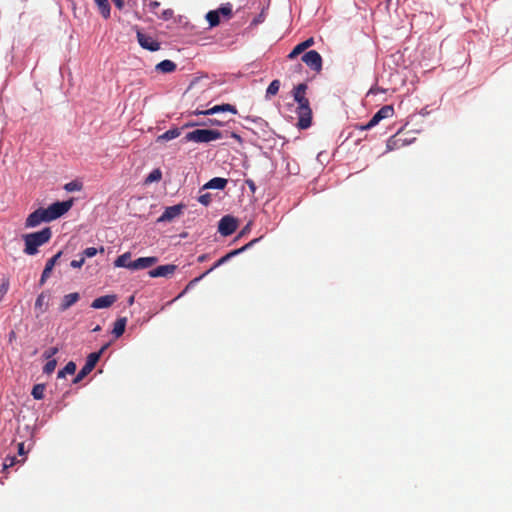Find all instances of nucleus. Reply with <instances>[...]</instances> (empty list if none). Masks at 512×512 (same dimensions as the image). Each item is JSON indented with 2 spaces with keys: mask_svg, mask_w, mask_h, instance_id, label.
Listing matches in <instances>:
<instances>
[{
  "mask_svg": "<svg viewBox=\"0 0 512 512\" xmlns=\"http://www.w3.org/2000/svg\"><path fill=\"white\" fill-rule=\"evenodd\" d=\"M51 237L52 230L50 227L23 235L24 253L30 256L37 254L39 247L49 242Z\"/></svg>",
  "mask_w": 512,
  "mask_h": 512,
  "instance_id": "1",
  "label": "nucleus"
},
{
  "mask_svg": "<svg viewBox=\"0 0 512 512\" xmlns=\"http://www.w3.org/2000/svg\"><path fill=\"white\" fill-rule=\"evenodd\" d=\"M294 100L297 102V114L299 117L298 127L300 129H307L311 126L312 120V111L309 106V101L305 97V94L297 92L294 90L293 92Z\"/></svg>",
  "mask_w": 512,
  "mask_h": 512,
  "instance_id": "2",
  "label": "nucleus"
},
{
  "mask_svg": "<svg viewBox=\"0 0 512 512\" xmlns=\"http://www.w3.org/2000/svg\"><path fill=\"white\" fill-rule=\"evenodd\" d=\"M222 138V133L219 130L213 129H196L188 132L183 141L194 143H209Z\"/></svg>",
  "mask_w": 512,
  "mask_h": 512,
  "instance_id": "3",
  "label": "nucleus"
},
{
  "mask_svg": "<svg viewBox=\"0 0 512 512\" xmlns=\"http://www.w3.org/2000/svg\"><path fill=\"white\" fill-rule=\"evenodd\" d=\"M394 114V108L392 105H385L381 107L369 120L368 123L364 125L358 126V128L362 131L369 130L373 127H375L381 120L390 118Z\"/></svg>",
  "mask_w": 512,
  "mask_h": 512,
  "instance_id": "4",
  "label": "nucleus"
},
{
  "mask_svg": "<svg viewBox=\"0 0 512 512\" xmlns=\"http://www.w3.org/2000/svg\"><path fill=\"white\" fill-rule=\"evenodd\" d=\"M72 204V200L62 202L57 201L51 204L48 208L45 209L49 222L63 216L66 212L70 210Z\"/></svg>",
  "mask_w": 512,
  "mask_h": 512,
  "instance_id": "5",
  "label": "nucleus"
},
{
  "mask_svg": "<svg viewBox=\"0 0 512 512\" xmlns=\"http://www.w3.org/2000/svg\"><path fill=\"white\" fill-rule=\"evenodd\" d=\"M99 359H100V353H90L87 356L85 365L78 372V374L74 378L73 382L78 383L84 377H86L94 369V367L97 364V362L99 361Z\"/></svg>",
  "mask_w": 512,
  "mask_h": 512,
  "instance_id": "6",
  "label": "nucleus"
},
{
  "mask_svg": "<svg viewBox=\"0 0 512 512\" xmlns=\"http://www.w3.org/2000/svg\"><path fill=\"white\" fill-rule=\"evenodd\" d=\"M43 222H49L44 208H38L28 215L25 221L26 228H35Z\"/></svg>",
  "mask_w": 512,
  "mask_h": 512,
  "instance_id": "7",
  "label": "nucleus"
},
{
  "mask_svg": "<svg viewBox=\"0 0 512 512\" xmlns=\"http://www.w3.org/2000/svg\"><path fill=\"white\" fill-rule=\"evenodd\" d=\"M302 61L316 72H319L322 69V57L316 50L306 52L302 56Z\"/></svg>",
  "mask_w": 512,
  "mask_h": 512,
  "instance_id": "8",
  "label": "nucleus"
},
{
  "mask_svg": "<svg viewBox=\"0 0 512 512\" xmlns=\"http://www.w3.org/2000/svg\"><path fill=\"white\" fill-rule=\"evenodd\" d=\"M237 221L230 215L223 216L218 224V231L222 236H229L235 232Z\"/></svg>",
  "mask_w": 512,
  "mask_h": 512,
  "instance_id": "9",
  "label": "nucleus"
},
{
  "mask_svg": "<svg viewBox=\"0 0 512 512\" xmlns=\"http://www.w3.org/2000/svg\"><path fill=\"white\" fill-rule=\"evenodd\" d=\"M137 40L142 48L151 52H155L160 49V43L157 40L150 35L144 34L140 30H137Z\"/></svg>",
  "mask_w": 512,
  "mask_h": 512,
  "instance_id": "10",
  "label": "nucleus"
},
{
  "mask_svg": "<svg viewBox=\"0 0 512 512\" xmlns=\"http://www.w3.org/2000/svg\"><path fill=\"white\" fill-rule=\"evenodd\" d=\"M158 261L157 257H140L134 261L130 262L129 269L130 270H141L146 269L154 265Z\"/></svg>",
  "mask_w": 512,
  "mask_h": 512,
  "instance_id": "11",
  "label": "nucleus"
},
{
  "mask_svg": "<svg viewBox=\"0 0 512 512\" xmlns=\"http://www.w3.org/2000/svg\"><path fill=\"white\" fill-rule=\"evenodd\" d=\"M177 269V266L174 264H166L156 267L155 269H152L148 272L149 276L151 278H158V277H169L172 275L175 270Z\"/></svg>",
  "mask_w": 512,
  "mask_h": 512,
  "instance_id": "12",
  "label": "nucleus"
},
{
  "mask_svg": "<svg viewBox=\"0 0 512 512\" xmlns=\"http://www.w3.org/2000/svg\"><path fill=\"white\" fill-rule=\"evenodd\" d=\"M182 209H183L182 205L169 206L164 210V212L158 218L157 221L159 223L171 221L181 214Z\"/></svg>",
  "mask_w": 512,
  "mask_h": 512,
  "instance_id": "13",
  "label": "nucleus"
},
{
  "mask_svg": "<svg viewBox=\"0 0 512 512\" xmlns=\"http://www.w3.org/2000/svg\"><path fill=\"white\" fill-rule=\"evenodd\" d=\"M62 252L59 251L57 254H55L52 258H50L42 271L41 278H40V285H43L46 280L50 277V274L57 263L58 259L61 257Z\"/></svg>",
  "mask_w": 512,
  "mask_h": 512,
  "instance_id": "14",
  "label": "nucleus"
},
{
  "mask_svg": "<svg viewBox=\"0 0 512 512\" xmlns=\"http://www.w3.org/2000/svg\"><path fill=\"white\" fill-rule=\"evenodd\" d=\"M115 301V295H105L93 300L91 307L94 309H104L110 307Z\"/></svg>",
  "mask_w": 512,
  "mask_h": 512,
  "instance_id": "15",
  "label": "nucleus"
},
{
  "mask_svg": "<svg viewBox=\"0 0 512 512\" xmlns=\"http://www.w3.org/2000/svg\"><path fill=\"white\" fill-rule=\"evenodd\" d=\"M80 299V295L79 293L77 292H74V293H70V294H67L65 295L63 298H62V302L59 306V310L61 312H64L66 311L67 309H69L71 306H73L78 300Z\"/></svg>",
  "mask_w": 512,
  "mask_h": 512,
  "instance_id": "16",
  "label": "nucleus"
},
{
  "mask_svg": "<svg viewBox=\"0 0 512 512\" xmlns=\"http://www.w3.org/2000/svg\"><path fill=\"white\" fill-rule=\"evenodd\" d=\"M220 112H231L236 114L237 109L234 105L231 104L215 105L212 108L205 110V115H213Z\"/></svg>",
  "mask_w": 512,
  "mask_h": 512,
  "instance_id": "17",
  "label": "nucleus"
},
{
  "mask_svg": "<svg viewBox=\"0 0 512 512\" xmlns=\"http://www.w3.org/2000/svg\"><path fill=\"white\" fill-rule=\"evenodd\" d=\"M227 183L228 180L225 178L214 177L203 186V189L223 190L226 187Z\"/></svg>",
  "mask_w": 512,
  "mask_h": 512,
  "instance_id": "18",
  "label": "nucleus"
},
{
  "mask_svg": "<svg viewBox=\"0 0 512 512\" xmlns=\"http://www.w3.org/2000/svg\"><path fill=\"white\" fill-rule=\"evenodd\" d=\"M314 44V39L313 38H309L301 43H299L298 45H296L294 47V49L289 53L288 55V58L290 59H293L295 58L297 55H299L300 53H302L304 50H306L307 48L311 47L312 45Z\"/></svg>",
  "mask_w": 512,
  "mask_h": 512,
  "instance_id": "19",
  "label": "nucleus"
},
{
  "mask_svg": "<svg viewBox=\"0 0 512 512\" xmlns=\"http://www.w3.org/2000/svg\"><path fill=\"white\" fill-rule=\"evenodd\" d=\"M127 319L125 317L118 318L115 323L112 330L113 335L115 338H119L123 335L126 327Z\"/></svg>",
  "mask_w": 512,
  "mask_h": 512,
  "instance_id": "20",
  "label": "nucleus"
},
{
  "mask_svg": "<svg viewBox=\"0 0 512 512\" xmlns=\"http://www.w3.org/2000/svg\"><path fill=\"white\" fill-rule=\"evenodd\" d=\"M180 134H181V130L179 128H172V129L167 130L163 134L159 135L157 138V141L158 142L170 141V140L175 139L178 136H180Z\"/></svg>",
  "mask_w": 512,
  "mask_h": 512,
  "instance_id": "21",
  "label": "nucleus"
},
{
  "mask_svg": "<svg viewBox=\"0 0 512 512\" xmlns=\"http://www.w3.org/2000/svg\"><path fill=\"white\" fill-rule=\"evenodd\" d=\"M176 64L171 60H163L160 63L156 65V70L162 72V73H171L175 71Z\"/></svg>",
  "mask_w": 512,
  "mask_h": 512,
  "instance_id": "22",
  "label": "nucleus"
},
{
  "mask_svg": "<svg viewBox=\"0 0 512 512\" xmlns=\"http://www.w3.org/2000/svg\"><path fill=\"white\" fill-rule=\"evenodd\" d=\"M94 1H95V3L98 6L101 15L105 19H108L110 17V14H111V7L109 5L108 0H94Z\"/></svg>",
  "mask_w": 512,
  "mask_h": 512,
  "instance_id": "23",
  "label": "nucleus"
},
{
  "mask_svg": "<svg viewBox=\"0 0 512 512\" xmlns=\"http://www.w3.org/2000/svg\"><path fill=\"white\" fill-rule=\"evenodd\" d=\"M280 81L278 79L273 80L266 89L265 99L269 100L275 96L280 89Z\"/></svg>",
  "mask_w": 512,
  "mask_h": 512,
  "instance_id": "24",
  "label": "nucleus"
},
{
  "mask_svg": "<svg viewBox=\"0 0 512 512\" xmlns=\"http://www.w3.org/2000/svg\"><path fill=\"white\" fill-rule=\"evenodd\" d=\"M246 120L252 122L262 132L266 133V130L268 129V123L263 118L257 116H248L246 117Z\"/></svg>",
  "mask_w": 512,
  "mask_h": 512,
  "instance_id": "25",
  "label": "nucleus"
},
{
  "mask_svg": "<svg viewBox=\"0 0 512 512\" xmlns=\"http://www.w3.org/2000/svg\"><path fill=\"white\" fill-rule=\"evenodd\" d=\"M130 258H131V254L129 252H126L122 255H120L115 261H114V266L115 267H123V268H128L129 269V265H130Z\"/></svg>",
  "mask_w": 512,
  "mask_h": 512,
  "instance_id": "26",
  "label": "nucleus"
},
{
  "mask_svg": "<svg viewBox=\"0 0 512 512\" xmlns=\"http://www.w3.org/2000/svg\"><path fill=\"white\" fill-rule=\"evenodd\" d=\"M205 18L208 21L210 27H215L220 23L219 11L211 10L206 14Z\"/></svg>",
  "mask_w": 512,
  "mask_h": 512,
  "instance_id": "27",
  "label": "nucleus"
},
{
  "mask_svg": "<svg viewBox=\"0 0 512 512\" xmlns=\"http://www.w3.org/2000/svg\"><path fill=\"white\" fill-rule=\"evenodd\" d=\"M45 385L44 384H36L33 386L31 395L36 400H41L44 398Z\"/></svg>",
  "mask_w": 512,
  "mask_h": 512,
  "instance_id": "28",
  "label": "nucleus"
},
{
  "mask_svg": "<svg viewBox=\"0 0 512 512\" xmlns=\"http://www.w3.org/2000/svg\"><path fill=\"white\" fill-rule=\"evenodd\" d=\"M48 303L46 302V295L41 293L38 295L35 301V309H39L41 313L46 311Z\"/></svg>",
  "mask_w": 512,
  "mask_h": 512,
  "instance_id": "29",
  "label": "nucleus"
},
{
  "mask_svg": "<svg viewBox=\"0 0 512 512\" xmlns=\"http://www.w3.org/2000/svg\"><path fill=\"white\" fill-rule=\"evenodd\" d=\"M198 125H215V126H222L223 123L217 119H208L206 122H188L183 127H193Z\"/></svg>",
  "mask_w": 512,
  "mask_h": 512,
  "instance_id": "30",
  "label": "nucleus"
},
{
  "mask_svg": "<svg viewBox=\"0 0 512 512\" xmlns=\"http://www.w3.org/2000/svg\"><path fill=\"white\" fill-rule=\"evenodd\" d=\"M216 11H219V15L230 18L232 16V5L230 3L222 4Z\"/></svg>",
  "mask_w": 512,
  "mask_h": 512,
  "instance_id": "31",
  "label": "nucleus"
},
{
  "mask_svg": "<svg viewBox=\"0 0 512 512\" xmlns=\"http://www.w3.org/2000/svg\"><path fill=\"white\" fill-rule=\"evenodd\" d=\"M57 366L56 359H50L47 360V363L43 367V373L44 374H51L54 372L55 368Z\"/></svg>",
  "mask_w": 512,
  "mask_h": 512,
  "instance_id": "32",
  "label": "nucleus"
},
{
  "mask_svg": "<svg viewBox=\"0 0 512 512\" xmlns=\"http://www.w3.org/2000/svg\"><path fill=\"white\" fill-rule=\"evenodd\" d=\"M64 189L68 192L80 191L82 184L78 181H71L64 186Z\"/></svg>",
  "mask_w": 512,
  "mask_h": 512,
  "instance_id": "33",
  "label": "nucleus"
},
{
  "mask_svg": "<svg viewBox=\"0 0 512 512\" xmlns=\"http://www.w3.org/2000/svg\"><path fill=\"white\" fill-rule=\"evenodd\" d=\"M162 177V173L159 169L153 170L146 178L147 183H152L155 181H159Z\"/></svg>",
  "mask_w": 512,
  "mask_h": 512,
  "instance_id": "34",
  "label": "nucleus"
},
{
  "mask_svg": "<svg viewBox=\"0 0 512 512\" xmlns=\"http://www.w3.org/2000/svg\"><path fill=\"white\" fill-rule=\"evenodd\" d=\"M206 275H207V274H205V272H204V273H203V274H201L199 277H196V278H194L193 280H191V281L189 282V284L187 285V287L185 288V290H184L182 293H180V294H179V295H178L174 300L179 299L180 297H182V296H183V294H184V293H185V292H186L190 287L194 286L197 282H199L200 280H202Z\"/></svg>",
  "mask_w": 512,
  "mask_h": 512,
  "instance_id": "35",
  "label": "nucleus"
},
{
  "mask_svg": "<svg viewBox=\"0 0 512 512\" xmlns=\"http://www.w3.org/2000/svg\"><path fill=\"white\" fill-rule=\"evenodd\" d=\"M228 260V257L226 255H224L223 257H221L220 259H218L212 267H210L207 271H205V274H209L210 272H212L214 269L218 268L219 266L225 264Z\"/></svg>",
  "mask_w": 512,
  "mask_h": 512,
  "instance_id": "36",
  "label": "nucleus"
},
{
  "mask_svg": "<svg viewBox=\"0 0 512 512\" xmlns=\"http://www.w3.org/2000/svg\"><path fill=\"white\" fill-rule=\"evenodd\" d=\"M58 351L57 347H50L44 351L43 357L46 360L54 359L53 357L58 353Z\"/></svg>",
  "mask_w": 512,
  "mask_h": 512,
  "instance_id": "37",
  "label": "nucleus"
},
{
  "mask_svg": "<svg viewBox=\"0 0 512 512\" xmlns=\"http://www.w3.org/2000/svg\"><path fill=\"white\" fill-rule=\"evenodd\" d=\"M97 253H98V249L97 248H95V247H88V248L84 249V251L82 253V257H84V259L85 258H92Z\"/></svg>",
  "mask_w": 512,
  "mask_h": 512,
  "instance_id": "38",
  "label": "nucleus"
},
{
  "mask_svg": "<svg viewBox=\"0 0 512 512\" xmlns=\"http://www.w3.org/2000/svg\"><path fill=\"white\" fill-rule=\"evenodd\" d=\"M199 203H201L204 206H208L211 203V194L205 193L198 197Z\"/></svg>",
  "mask_w": 512,
  "mask_h": 512,
  "instance_id": "39",
  "label": "nucleus"
},
{
  "mask_svg": "<svg viewBox=\"0 0 512 512\" xmlns=\"http://www.w3.org/2000/svg\"><path fill=\"white\" fill-rule=\"evenodd\" d=\"M66 374H74L76 371V364L73 361L68 362L63 368Z\"/></svg>",
  "mask_w": 512,
  "mask_h": 512,
  "instance_id": "40",
  "label": "nucleus"
},
{
  "mask_svg": "<svg viewBox=\"0 0 512 512\" xmlns=\"http://www.w3.org/2000/svg\"><path fill=\"white\" fill-rule=\"evenodd\" d=\"M17 462V459L15 456L6 457L3 463V468L7 469L9 467H12Z\"/></svg>",
  "mask_w": 512,
  "mask_h": 512,
  "instance_id": "41",
  "label": "nucleus"
},
{
  "mask_svg": "<svg viewBox=\"0 0 512 512\" xmlns=\"http://www.w3.org/2000/svg\"><path fill=\"white\" fill-rule=\"evenodd\" d=\"M84 262H85V259H84V257L81 256L80 259H78V260H72L70 263V266L72 268H81L83 266Z\"/></svg>",
  "mask_w": 512,
  "mask_h": 512,
  "instance_id": "42",
  "label": "nucleus"
},
{
  "mask_svg": "<svg viewBox=\"0 0 512 512\" xmlns=\"http://www.w3.org/2000/svg\"><path fill=\"white\" fill-rule=\"evenodd\" d=\"M160 7V2L154 0L150 1L148 4V9L151 13H156V10Z\"/></svg>",
  "mask_w": 512,
  "mask_h": 512,
  "instance_id": "43",
  "label": "nucleus"
},
{
  "mask_svg": "<svg viewBox=\"0 0 512 512\" xmlns=\"http://www.w3.org/2000/svg\"><path fill=\"white\" fill-rule=\"evenodd\" d=\"M259 240H260V238H255V239L251 240L250 242H248L247 244H245L244 246L240 247L242 253L244 251L248 250L249 248L253 247L255 245V243H257Z\"/></svg>",
  "mask_w": 512,
  "mask_h": 512,
  "instance_id": "44",
  "label": "nucleus"
},
{
  "mask_svg": "<svg viewBox=\"0 0 512 512\" xmlns=\"http://www.w3.org/2000/svg\"><path fill=\"white\" fill-rule=\"evenodd\" d=\"M259 240H260V238H255V239L251 240L250 242H248L247 244H245L244 246L240 247L242 253L244 251L248 250L249 248L253 247L255 245V243H257Z\"/></svg>",
  "mask_w": 512,
  "mask_h": 512,
  "instance_id": "45",
  "label": "nucleus"
},
{
  "mask_svg": "<svg viewBox=\"0 0 512 512\" xmlns=\"http://www.w3.org/2000/svg\"><path fill=\"white\" fill-rule=\"evenodd\" d=\"M259 240H260V238H255V239L251 240L250 242H248L247 244H245L244 246L240 247L242 253L244 251L248 250L249 248L253 247L255 245V243H257Z\"/></svg>",
  "mask_w": 512,
  "mask_h": 512,
  "instance_id": "46",
  "label": "nucleus"
},
{
  "mask_svg": "<svg viewBox=\"0 0 512 512\" xmlns=\"http://www.w3.org/2000/svg\"><path fill=\"white\" fill-rule=\"evenodd\" d=\"M173 16V10L166 9L162 12L161 18L163 20H169Z\"/></svg>",
  "mask_w": 512,
  "mask_h": 512,
  "instance_id": "47",
  "label": "nucleus"
},
{
  "mask_svg": "<svg viewBox=\"0 0 512 512\" xmlns=\"http://www.w3.org/2000/svg\"><path fill=\"white\" fill-rule=\"evenodd\" d=\"M264 21V15L261 13L258 16H256L252 22L251 25H258Z\"/></svg>",
  "mask_w": 512,
  "mask_h": 512,
  "instance_id": "48",
  "label": "nucleus"
},
{
  "mask_svg": "<svg viewBox=\"0 0 512 512\" xmlns=\"http://www.w3.org/2000/svg\"><path fill=\"white\" fill-rule=\"evenodd\" d=\"M241 253H242L241 249L238 248V249L230 251L229 253L226 254V256L228 257V260H230L231 258H233Z\"/></svg>",
  "mask_w": 512,
  "mask_h": 512,
  "instance_id": "49",
  "label": "nucleus"
},
{
  "mask_svg": "<svg viewBox=\"0 0 512 512\" xmlns=\"http://www.w3.org/2000/svg\"><path fill=\"white\" fill-rule=\"evenodd\" d=\"M241 253H242L241 249L238 248V249L230 251L229 253L226 254V256L228 257V260H230L231 258H233Z\"/></svg>",
  "mask_w": 512,
  "mask_h": 512,
  "instance_id": "50",
  "label": "nucleus"
},
{
  "mask_svg": "<svg viewBox=\"0 0 512 512\" xmlns=\"http://www.w3.org/2000/svg\"><path fill=\"white\" fill-rule=\"evenodd\" d=\"M306 89H307V85H306V84H304V83H301V84L297 85V86L294 88V90H295V91L300 92V93H303V94H305Z\"/></svg>",
  "mask_w": 512,
  "mask_h": 512,
  "instance_id": "51",
  "label": "nucleus"
},
{
  "mask_svg": "<svg viewBox=\"0 0 512 512\" xmlns=\"http://www.w3.org/2000/svg\"><path fill=\"white\" fill-rule=\"evenodd\" d=\"M115 4V6L118 9H122L124 7V0H112Z\"/></svg>",
  "mask_w": 512,
  "mask_h": 512,
  "instance_id": "52",
  "label": "nucleus"
},
{
  "mask_svg": "<svg viewBox=\"0 0 512 512\" xmlns=\"http://www.w3.org/2000/svg\"><path fill=\"white\" fill-rule=\"evenodd\" d=\"M18 454L19 455H25L26 454V452L24 450V443L23 442L18 444Z\"/></svg>",
  "mask_w": 512,
  "mask_h": 512,
  "instance_id": "53",
  "label": "nucleus"
},
{
  "mask_svg": "<svg viewBox=\"0 0 512 512\" xmlns=\"http://www.w3.org/2000/svg\"><path fill=\"white\" fill-rule=\"evenodd\" d=\"M67 374L64 372L63 369L58 371L57 377L58 378H64Z\"/></svg>",
  "mask_w": 512,
  "mask_h": 512,
  "instance_id": "54",
  "label": "nucleus"
},
{
  "mask_svg": "<svg viewBox=\"0 0 512 512\" xmlns=\"http://www.w3.org/2000/svg\"><path fill=\"white\" fill-rule=\"evenodd\" d=\"M247 184H248L249 188H250L252 191H254V190H255V184H254V182H253V181L248 180V181H247Z\"/></svg>",
  "mask_w": 512,
  "mask_h": 512,
  "instance_id": "55",
  "label": "nucleus"
},
{
  "mask_svg": "<svg viewBox=\"0 0 512 512\" xmlns=\"http://www.w3.org/2000/svg\"><path fill=\"white\" fill-rule=\"evenodd\" d=\"M193 114H195V115H205V110H198V109H197V110H195V111L193 112Z\"/></svg>",
  "mask_w": 512,
  "mask_h": 512,
  "instance_id": "56",
  "label": "nucleus"
},
{
  "mask_svg": "<svg viewBox=\"0 0 512 512\" xmlns=\"http://www.w3.org/2000/svg\"><path fill=\"white\" fill-rule=\"evenodd\" d=\"M109 344H105L97 353H100V356L102 355V353L108 348Z\"/></svg>",
  "mask_w": 512,
  "mask_h": 512,
  "instance_id": "57",
  "label": "nucleus"
},
{
  "mask_svg": "<svg viewBox=\"0 0 512 512\" xmlns=\"http://www.w3.org/2000/svg\"><path fill=\"white\" fill-rule=\"evenodd\" d=\"M231 137L236 139L239 142L241 141V137L238 134H236V133H232Z\"/></svg>",
  "mask_w": 512,
  "mask_h": 512,
  "instance_id": "58",
  "label": "nucleus"
},
{
  "mask_svg": "<svg viewBox=\"0 0 512 512\" xmlns=\"http://www.w3.org/2000/svg\"><path fill=\"white\" fill-rule=\"evenodd\" d=\"M206 260V255H200L198 257V262H204Z\"/></svg>",
  "mask_w": 512,
  "mask_h": 512,
  "instance_id": "59",
  "label": "nucleus"
},
{
  "mask_svg": "<svg viewBox=\"0 0 512 512\" xmlns=\"http://www.w3.org/2000/svg\"><path fill=\"white\" fill-rule=\"evenodd\" d=\"M249 227H250V223H248V224L246 225V227L243 229V232H242V233H245L246 231H248Z\"/></svg>",
  "mask_w": 512,
  "mask_h": 512,
  "instance_id": "60",
  "label": "nucleus"
},
{
  "mask_svg": "<svg viewBox=\"0 0 512 512\" xmlns=\"http://www.w3.org/2000/svg\"><path fill=\"white\" fill-rule=\"evenodd\" d=\"M100 252H104V247H100Z\"/></svg>",
  "mask_w": 512,
  "mask_h": 512,
  "instance_id": "61",
  "label": "nucleus"
},
{
  "mask_svg": "<svg viewBox=\"0 0 512 512\" xmlns=\"http://www.w3.org/2000/svg\"><path fill=\"white\" fill-rule=\"evenodd\" d=\"M99 329H100V327H99V326H97V327L94 329V331H99Z\"/></svg>",
  "mask_w": 512,
  "mask_h": 512,
  "instance_id": "62",
  "label": "nucleus"
}]
</instances>
